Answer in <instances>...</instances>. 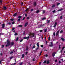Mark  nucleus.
Wrapping results in <instances>:
<instances>
[{
    "instance_id": "f257e3e1",
    "label": "nucleus",
    "mask_w": 65,
    "mask_h": 65,
    "mask_svg": "<svg viewBox=\"0 0 65 65\" xmlns=\"http://www.w3.org/2000/svg\"><path fill=\"white\" fill-rule=\"evenodd\" d=\"M7 44L6 45V47H7L8 46H10H10L11 47L12 45H14V42H10V41H9V40H7Z\"/></svg>"
},
{
    "instance_id": "f03ea898",
    "label": "nucleus",
    "mask_w": 65,
    "mask_h": 65,
    "mask_svg": "<svg viewBox=\"0 0 65 65\" xmlns=\"http://www.w3.org/2000/svg\"><path fill=\"white\" fill-rule=\"evenodd\" d=\"M35 35V34L33 33H31L30 35H29L28 36H29V37H34V36Z\"/></svg>"
},
{
    "instance_id": "7ed1b4c3",
    "label": "nucleus",
    "mask_w": 65,
    "mask_h": 65,
    "mask_svg": "<svg viewBox=\"0 0 65 65\" xmlns=\"http://www.w3.org/2000/svg\"><path fill=\"white\" fill-rule=\"evenodd\" d=\"M29 36H28L27 37H24L23 39H27V40H28V39H29Z\"/></svg>"
},
{
    "instance_id": "20e7f679",
    "label": "nucleus",
    "mask_w": 65,
    "mask_h": 65,
    "mask_svg": "<svg viewBox=\"0 0 65 65\" xmlns=\"http://www.w3.org/2000/svg\"><path fill=\"white\" fill-rule=\"evenodd\" d=\"M33 5L34 6H36V5H37V3L36 2H34L33 3Z\"/></svg>"
},
{
    "instance_id": "39448f33",
    "label": "nucleus",
    "mask_w": 65,
    "mask_h": 65,
    "mask_svg": "<svg viewBox=\"0 0 65 65\" xmlns=\"http://www.w3.org/2000/svg\"><path fill=\"white\" fill-rule=\"evenodd\" d=\"M5 24H2V27L3 28H4L5 27Z\"/></svg>"
},
{
    "instance_id": "423d86ee",
    "label": "nucleus",
    "mask_w": 65,
    "mask_h": 65,
    "mask_svg": "<svg viewBox=\"0 0 65 65\" xmlns=\"http://www.w3.org/2000/svg\"><path fill=\"white\" fill-rule=\"evenodd\" d=\"M28 22H26L25 23L24 25V27H26L27 26V25H28Z\"/></svg>"
},
{
    "instance_id": "0eeeda50",
    "label": "nucleus",
    "mask_w": 65,
    "mask_h": 65,
    "mask_svg": "<svg viewBox=\"0 0 65 65\" xmlns=\"http://www.w3.org/2000/svg\"><path fill=\"white\" fill-rule=\"evenodd\" d=\"M57 22H55L54 24V26H53V27H55L57 26Z\"/></svg>"
},
{
    "instance_id": "6e6552de",
    "label": "nucleus",
    "mask_w": 65,
    "mask_h": 65,
    "mask_svg": "<svg viewBox=\"0 0 65 65\" xmlns=\"http://www.w3.org/2000/svg\"><path fill=\"white\" fill-rule=\"evenodd\" d=\"M55 55H56V53H55L54 52L52 54V56H53V57H55Z\"/></svg>"
},
{
    "instance_id": "1a4fd4ad",
    "label": "nucleus",
    "mask_w": 65,
    "mask_h": 65,
    "mask_svg": "<svg viewBox=\"0 0 65 65\" xmlns=\"http://www.w3.org/2000/svg\"><path fill=\"white\" fill-rule=\"evenodd\" d=\"M3 9H4V10H6L7 8H6V7L4 6L3 7Z\"/></svg>"
},
{
    "instance_id": "9d476101",
    "label": "nucleus",
    "mask_w": 65,
    "mask_h": 65,
    "mask_svg": "<svg viewBox=\"0 0 65 65\" xmlns=\"http://www.w3.org/2000/svg\"><path fill=\"white\" fill-rule=\"evenodd\" d=\"M17 13H16L13 15V17H16V16H17Z\"/></svg>"
},
{
    "instance_id": "9b49d317",
    "label": "nucleus",
    "mask_w": 65,
    "mask_h": 65,
    "mask_svg": "<svg viewBox=\"0 0 65 65\" xmlns=\"http://www.w3.org/2000/svg\"><path fill=\"white\" fill-rule=\"evenodd\" d=\"M61 40H62L63 41H65V39H64V38H61Z\"/></svg>"
},
{
    "instance_id": "f8f14e48",
    "label": "nucleus",
    "mask_w": 65,
    "mask_h": 65,
    "mask_svg": "<svg viewBox=\"0 0 65 65\" xmlns=\"http://www.w3.org/2000/svg\"><path fill=\"white\" fill-rule=\"evenodd\" d=\"M39 12H40L39 10H37L36 12V13H39Z\"/></svg>"
},
{
    "instance_id": "ddd939ff",
    "label": "nucleus",
    "mask_w": 65,
    "mask_h": 65,
    "mask_svg": "<svg viewBox=\"0 0 65 65\" xmlns=\"http://www.w3.org/2000/svg\"><path fill=\"white\" fill-rule=\"evenodd\" d=\"M63 10V9H60L59 10H58V11H61V10Z\"/></svg>"
},
{
    "instance_id": "4468645a",
    "label": "nucleus",
    "mask_w": 65,
    "mask_h": 65,
    "mask_svg": "<svg viewBox=\"0 0 65 65\" xmlns=\"http://www.w3.org/2000/svg\"><path fill=\"white\" fill-rule=\"evenodd\" d=\"M24 57H25V54H23L22 55V58H24Z\"/></svg>"
},
{
    "instance_id": "2eb2a0df",
    "label": "nucleus",
    "mask_w": 65,
    "mask_h": 65,
    "mask_svg": "<svg viewBox=\"0 0 65 65\" xmlns=\"http://www.w3.org/2000/svg\"><path fill=\"white\" fill-rule=\"evenodd\" d=\"M37 45L38 46V48L39 47V43H37Z\"/></svg>"
},
{
    "instance_id": "dca6fc26",
    "label": "nucleus",
    "mask_w": 65,
    "mask_h": 65,
    "mask_svg": "<svg viewBox=\"0 0 65 65\" xmlns=\"http://www.w3.org/2000/svg\"><path fill=\"white\" fill-rule=\"evenodd\" d=\"M13 51H14V50L13 51H12L10 53V54L11 55V54H13Z\"/></svg>"
},
{
    "instance_id": "f3484780",
    "label": "nucleus",
    "mask_w": 65,
    "mask_h": 65,
    "mask_svg": "<svg viewBox=\"0 0 65 65\" xmlns=\"http://www.w3.org/2000/svg\"><path fill=\"white\" fill-rule=\"evenodd\" d=\"M42 51H41L39 55V57H40V56H41V53H42Z\"/></svg>"
},
{
    "instance_id": "a211bd4d",
    "label": "nucleus",
    "mask_w": 65,
    "mask_h": 65,
    "mask_svg": "<svg viewBox=\"0 0 65 65\" xmlns=\"http://www.w3.org/2000/svg\"><path fill=\"white\" fill-rule=\"evenodd\" d=\"M46 63L47 64H48L50 63V61L49 60H47Z\"/></svg>"
},
{
    "instance_id": "6ab92c4d",
    "label": "nucleus",
    "mask_w": 65,
    "mask_h": 65,
    "mask_svg": "<svg viewBox=\"0 0 65 65\" xmlns=\"http://www.w3.org/2000/svg\"><path fill=\"white\" fill-rule=\"evenodd\" d=\"M18 27H22L23 25H19Z\"/></svg>"
},
{
    "instance_id": "aec40b11",
    "label": "nucleus",
    "mask_w": 65,
    "mask_h": 65,
    "mask_svg": "<svg viewBox=\"0 0 65 65\" xmlns=\"http://www.w3.org/2000/svg\"><path fill=\"white\" fill-rule=\"evenodd\" d=\"M2 2H3L2 0H1V1L0 0V3H1V4H2Z\"/></svg>"
},
{
    "instance_id": "412c9836",
    "label": "nucleus",
    "mask_w": 65,
    "mask_h": 65,
    "mask_svg": "<svg viewBox=\"0 0 65 65\" xmlns=\"http://www.w3.org/2000/svg\"><path fill=\"white\" fill-rule=\"evenodd\" d=\"M35 47V45H34L31 48L32 49H33V48H34Z\"/></svg>"
},
{
    "instance_id": "4be33fe9",
    "label": "nucleus",
    "mask_w": 65,
    "mask_h": 65,
    "mask_svg": "<svg viewBox=\"0 0 65 65\" xmlns=\"http://www.w3.org/2000/svg\"><path fill=\"white\" fill-rule=\"evenodd\" d=\"M47 31V28H46L44 30V32H46Z\"/></svg>"
},
{
    "instance_id": "5701e85b",
    "label": "nucleus",
    "mask_w": 65,
    "mask_h": 65,
    "mask_svg": "<svg viewBox=\"0 0 65 65\" xmlns=\"http://www.w3.org/2000/svg\"><path fill=\"white\" fill-rule=\"evenodd\" d=\"M39 28H41V27H42V24H41V25H39Z\"/></svg>"
},
{
    "instance_id": "b1692460",
    "label": "nucleus",
    "mask_w": 65,
    "mask_h": 65,
    "mask_svg": "<svg viewBox=\"0 0 65 65\" xmlns=\"http://www.w3.org/2000/svg\"><path fill=\"white\" fill-rule=\"evenodd\" d=\"M23 64V62H21L20 63H19V65H22Z\"/></svg>"
},
{
    "instance_id": "393cba45",
    "label": "nucleus",
    "mask_w": 65,
    "mask_h": 65,
    "mask_svg": "<svg viewBox=\"0 0 65 65\" xmlns=\"http://www.w3.org/2000/svg\"><path fill=\"white\" fill-rule=\"evenodd\" d=\"M50 20H47V23H50Z\"/></svg>"
},
{
    "instance_id": "a878e982",
    "label": "nucleus",
    "mask_w": 65,
    "mask_h": 65,
    "mask_svg": "<svg viewBox=\"0 0 65 65\" xmlns=\"http://www.w3.org/2000/svg\"><path fill=\"white\" fill-rule=\"evenodd\" d=\"M50 46H51V47H52V46H53V44H50L49 45Z\"/></svg>"
},
{
    "instance_id": "bb28decb",
    "label": "nucleus",
    "mask_w": 65,
    "mask_h": 65,
    "mask_svg": "<svg viewBox=\"0 0 65 65\" xmlns=\"http://www.w3.org/2000/svg\"><path fill=\"white\" fill-rule=\"evenodd\" d=\"M18 39H19V37H18L17 38H16L15 41H17L18 40Z\"/></svg>"
},
{
    "instance_id": "cd10ccee",
    "label": "nucleus",
    "mask_w": 65,
    "mask_h": 65,
    "mask_svg": "<svg viewBox=\"0 0 65 65\" xmlns=\"http://www.w3.org/2000/svg\"><path fill=\"white\" fill-rule=\"evenodd\" d=\"M46 60H45L43 62V63L44 64H45L46 63Z\"/></svg>"
},
{
    "instance_id": "c85d7f7f",
    "label": "nucleus",
    "mask_w": 65,
    "mask_h": 65,
    "mask_svg": "<svg viewBox=\"0 0 65 65\" xmlns=\"http://www.w3.org/2000/svg\"><path fill=\"white\" fill-rule=\"evenodd\" d=\"M22 18V17L21 16H19L18 17V18Z\"/></svg>"
},
{
    "instance_id": "c756f323",
    "label": "nucleus",
    "mask_w": 65,
    "mask_h": 65,
    "mask_svg": "<svg viewBox=\"0 0 65 65\" xmlns=\"http://www.w3.org/2000/svg\"><path fill=\"white\" fill-rule=\"evenodd\" d=\"M21 21V19L20 18H19L18 19V21L19 22Z\"/></svg>"
},
{
    "instance_id": "7c9ffc66",
    "label": "nucleus",
    "mask_w": 65,
    "mask_h": 65,
    "mask_svg": "<svg viewBox=\"0 0 65 65\" xmlns=\"http://www.w3.org/2000/svg\"><path fill=\"white\" fill-rule=\"evenodd\" d=\"M28 48H29L28 46V45H27L26 47V49H28Z\"/></svg>"
},
{
    "instance_id": "2f4dec72",
    "label": "nucleus",
    "mask_w": 65,
    "mask_h": 65,
    "mask_svg": "<svg viewBox=\"0 0 65 65\" xmlns=\"http://www.w3.org/2000/svg\"><path fill=\"white\" fill-rule=\"evenodd\" d=\"M13 58V56L10 57V59H12V58Z\"/></svg>"
},
{
    "instance_id": "473e14b6",
    "label": "nucleus",
    "mask_w": 65,
    "mask_h": 65,
    "mask_svg": "<svg viewBox=\"0 0 65 65\" xmlns=\"http://www.w3.org/2000/svg\"><path fill=\"white\" fill-rule=\"evenodd\" d=\"M4 47V45H2V48H3V47Z\"/></svg>"
},
{
    "instance_id": "72a5a7b5",
    "label": "nucleus",
    "mask_w": 65,
    "mask_h": 65,
    "mask_svg": "<svg viewBox=\"0 0 65 65\" xmlns=\"http://www.w3.org/2000/svg\"><path fill=\"white\" fill-rule=\"evenodd\" d=\"M52 7L53 8H54V7H55V5H53L52 6Z\"/></svg>"
},
{
    "instance_id": "f704fd0d",
    "label": "nucleus",
    "mask_w": 65,
    "mask_h": 65,
    "mask_svg": "<svg viewBox=\"0 0 65 65\" xmlns=\"http://www.w3.org/2000/svg\"><path fill=\"white\" fill-rule=\"evenodd\" d=\"M46 19V18H43L42 19V20H45Z\"/></svg>"
},
{
    "instance_id": "c9c22d12",
    "label": "nucleus",
    "mask_w": 65,
    "mask_h": 65,
    "mask_svg": "<svg viewBox=\"0 0 65 65\" xmlns=\"http://www.w3.org/2000/svg\"><path fill=\"white\" fill-rule=\"evenodd\" d=\"M14 29H15V28H12V31H13V30H14Z\"/></svg>"
},
{
    "instance_id": "e433bc0d",
    "label": "nucleus",
    "mask_w": 65,
    "mask_h": 65,
    "mask_svg": "<svg viewBox=\"0 0 65 65\" xmlns=\"http://www.w3.org/2000/svg\"><path fill=\"white\" fill-rule=\"evenodd\" d=\"M53 12V13H55L56 12V10H54L52 11Z\"/></svg>"
},
{
    "instance_id": "4c0bfd02",
    "label": "nucleus",
    "mask_w": 65,
    "mask_h": 65,
    "mask_svg": "<svg viewBox=\"0 0 65 65\" xmlns=\"http://www.w3.org/2000/svg\"><path fill=\"white\" fill-rule=\"evenodd\" d=\"M29 9L27 8V9H26L25 10L26 11H28V9Z\"/></svg>"
},
{
    "instance_id": "58836bf2",
    "label": "nucleus",
    "mask_w": 65,
    "mask_h": 65,
    "mask_svg": "<svg viewBox=\"0 0 65 65\" xmlns=\"http://www.w3.org/2000/svg\"><path fill=\"white\" fill-rule=\"evenodd\" d=\"M10 21H14V19H10Z\"/></svg>"
},
{
    "instance_id": "ea45409f",
    "label": "nucleus",
    "mask_w": 65,
    "mask_h": 65,
    "mask_svg": "<svg viewBox=\"0 0 65 65\" xmlns=\"http://www.w3.org/2000/svg\"><path fill=\"white\" fill-rule=\"evenodd\" d=\"M45 10H43V13H45Z\"/></svg>"
},
{
    "instance_id": "a19ab883",
    "label": "nucleus",
    "mask_w": 65,
    "mask_h": 65,
    "mask_svg": "<svg viewBox=\"0 0 65 65\" xmlns=\"http://www.w3.org/2000/svg\"><path fill=\"white\" fill-rule=\"evenodd\" d=\"M53 35L54 36H55L56 35V34H55V32H54L53 33Z\"/></svg>"
},
{
    "instance_id": "79ce46f5",
    "label": "nucleus",
    "mask_w": 65,
    "mask_h": 65,
    "mask_svg": "<svg viewBox=\"0 0 65 65\" xmlns=\"http://www.w3.org/2000/svg\"><path fill=\"white\" fill-rule=\"evenodd\" d=\"M18 35V34L17 33H15L14 34V35H15V36H16V35Z\"/></svg>"
},
{
    "instance_id": "37998d69",
    "label": "nucleus",
    "mask_w": 65,
    "mask_h": 65,
    "mask_svg": "<svg viewBox=\"0 0 65 65\" xmlns=\"http://www.w3.org/2000/svg\"><path fill=\"white\" fill-rule=\"evenodd\" d=\"M8 24H9V25H11V23H10V22H9L8 23Z\"/></svg>"
},
{
    "instance_id": "c03bdc74",
    "label": "nucleus",
    "mask_w": 65,
    "mask_h": 65,
    "mask_svg": "<svg viewBox=\"0 0 65 65\" xmlns=\"http://www.w3.org/2000/svg\"><path fill=\"white\" fill-rule=\"evenodd\" d=\"M41 47H43V45H41Z\"/></svg>"
},
{
    "instance_id": "a18cd8bd",
    "label": "nucleus",
    "mask_w": 65,
    "mask_h": 65,
    "mask_svg": "<svg viewBox=\"0 0 65 65\" xmlns=\"http://www.w3.org/2000/svg\"><path fill=\"white\" fill-rule=\"evenodd\" d=\"M23 40H24V39H21V40H20V42H22V41H23Z\"/></svg>"
},
{
    "instance_id": "49530a36",
    "label": "nucleus",
    "mask_w": 65,
    "mask_h": 65,
    "mask_svg": "<svg viewBox=\"0 0 65 65\" xmlns=\"http://www.w3.org/2000/svg\"><path fill=\"white\" fill-rule=\"evenodd\" d=\"M26 34V32H25V31H24L23 32V35H25Z\"/></svg>"
},
{
    "instance_id": "de8ad7c7",
    "label": "nucleus",
    "mask_w": 65,
    "mask_h": 65,
    "mask_svg": "<svg viewBox=\"0 0 65 65\" xmlns=\"http://www.w3.org/2000/svg\"><path fill=\"white\" fill-rule=\"evenodd\" d=\"M60 19H61V20H62V16H60Z\"/></svg>"
},
{
    "instance_id": "09e8293b",
    "label": "nucleus",
    "mask_w": 65,
    "mask_h": 65,
    "mask_svg": "<svg viewBox=\"0 0 65 65\" xmlns=\"http://www.w3.org/2000/svg\"><path fill=\"white\" fill-rule=\"evenodd\" d=\"M43 31V30H40V32H42Z\"/></svg>"
},
{
    "instance_id": "8fccbe9b",
    "label": "nucleus",
    "mask_w": 65,
    "mask_h": 65,
    "mask_svg": "<svg viewBox=\"0 0 65 65\" xmlns=\"http://www.w3.org/2000/svg\"><path fill=\"white\" fill-rule=\"evenodd\" d=\"M60 31V30H58V31H57V32H56L57 33H59V32Z\"/></svg>"
},
{
    "instance_id": "3c124183",
    "label": "nucleus",
    "mask_w": 65,
    "mask_h": 65,
    "mask_svg": "<svg viewBox=\"0 0 65 65\" xmlns=\"http://www.w3.org/2000/svg\"><path fill=\"white\" fill-rule=\"evenodd\" d=\"M33 61H35V58H34L32 59Z\"/></svg>"
},
{
    "instance_id": "603ef678",
    "label": "nucleus",
    "mask_w": 65,
    "mask_h": 65,
    "mask_svg": "<svg viewBox=\"0 0 65 65\" xmlns=\"http://www.w3.org/2000/svg\"><path fill=\"white\" fill-rule=\"evenodd\" d=\"M33 10H33V9H31L30 10L31 11H33Z\"/></svg>"
},
{
    "instance_id": "864d4df0",
    "label": "nucleus",
    "mask_w": 65,
    "mask_h": 65,
    "mask_svg": "<svg viewBox=\"0 0 65 65\" xmlns=\"http://www.w3.org/2000/svg\"><path fill=\"white\" fill-rule=\"evenodd\" d=\"M25 19V17H24L23 19H22V20H24Z\"/></svg>"
},
{
    "instance_id": "5fc2aeb1",
    "label": "nucleus",
    "mask_w": 65,
    "mask_h": 65,
    "mask_svg": "<svg viewBox=\"0 0 65 65\" xmlns=\"http://www.w3.org/2000/svg\"><path fill=\"white\" fill-rule=\"evenodd\" d=\"M63 30H61V31H60V33H62V32H63Z\"/></svg>"
},
{
    "instance_id": "6e6d98bb",
    "label": "nucleus",
    "mask_w": 65,
    "mask_h": 65,
    "mask_svg": "<svg viewBox=\"0 0 65 65\" xmlns=\"http://www.w3.org/2000/svg\"><path fill=\"white\" fill-rule=\"evenodd\" d=\"M45 25L44 24H43L42 25V27H44V26Z\"/></svg>"
},
{
    "instance_id": "4d7b16f0",
    "label": "nucleus",
    "mask_w": 65,
    "mask_h": 65,
    "mask_svg": "<svg viewBox=\"0 0 65 65\" xmlns=\"http://www.w3.org/2000/svg\"><path fill=\"white\" fill-rule=\"evenodd\" d=\"M60 3H58L57 4V6H58L59 5H60Z\"/></svg>"
},
{
    "instance_id": "13d9d810",
    "label": "nucleus",
    "mask_w": 65,
    "mask_h": 65,
    "mask_svg": "<svg viewBox=\"0 0 65 65\" xmlns=\"http://www.w3.org/2000/svg\"><path fill=\"white\" fill-rule=\"evenodd\" d=\"M62 50H61L60 53H62V50H63V49H62Z\"/></svg>"
},
{
    "instance_id": "bf43d9fd",
    "label": "nucleus",
    "mask_w": 65,
    "mask_h": 65,
    "mask_svg": "<svg viewBox=\"0 0 65 65\" xmlns=\"http://www.w3.org/2000/svg\"><path fill=\"white\" fill-rule=\"evenodd\" d=\"M25 17H27V13L25 14Z\"/></svg>"
},
{
    "instance_id": "052dcab7",
    "label": "nucleus",
    "mask_w": 65,
    "mask_h": 65,
    "mask_svg": "<svg viewBox=\"0 0 65 65\" xmlns=\"http://www.w3.org/2000/svg\"><path fill=\"white\" fill-rule=\"evenodd\" d=\"M12 24H14V22L13 21L12 23Z\"/></svg>"
},
{
    "instance_id": "680f3d73",
    "label": "nucleus",
    "mask_w": 65,
    "mask_h": 65,
    "mask_svg": "<svg viewBox=\"0 0 65 65\" xmlns=\"http://www.w3.org/2000/svg\"><path fill=\"white\" fill-rule=\"evenodd\" d=\"M59 48H61V45H59Z\"/></svg>"
},
{
    "instance_id": "e2e57ef3",
    "label": "nucleus",
    "mask_w": 65,
    "mask_h": 65,
    "mask_svg": "<svg viewBox=\"0 0 65 65\" xmlns=\"http://www.w3.org/2000/svg\"><path fill=\"white\" fill-rule=\"evenodd\" d=\"M50 39H51V38L50 37H49V38H48V40H50Z\"/></svg>"
},
{
    "instance_id": "0e129e2a",
    "label": "nucleus",
    "mask_w": 65,
    "mask_h": 65,
    "mask_svg": "<svg viewBox=\"0 0 65 65\" xmlns=\"http://www.w3.org/2000/svg\"><path fill=\"white\" fill-rule=\"evenodd\" d=\"M27 19L28 20H29V19H30V18H29V17H27Z\"/></svg>"
},
{
    "instance_id": "69168bd1",
    "label": "nucleus",
    "mask_w": 65,
    "mask_h": 65,
    "mask_svg": "<svg viewBox=\"0 0 65 65\" xmlns=\"http://www.w3.org/2000/svg\"><path fill=\"white\" fill-rule=\"evenodd\" d=\"M23 3L22 2L21 3V5H23Z\"/></svg>"
},
{
    "instance_id": "338daca9",
    "label": "nucleus",
    "mask_w": 65,
    "mask_h": 65,
    "mask_svg": "<svg viewBox=\"0 0 65 65\" xmlns=\"http://www.w3.org/2000/svg\"><path fill=\"white\" fill-rule=\"evenodd\" d=\"M2 61V60H1L0 61V63L1 64V62Z\"/></svg>"
},
{
    "instance_id": "774afa93",
    "label": "nucleus",
    "mask_w": 65,
    "mask_h": 65,
    "mask_svg": "<svg viewBox=\"0 0 65 65\" xmlns=\"http://www.w3.org/2000/svg\"><path fill=\"white\" fill-rule=\"evenodd\" d=\"M65 48V47H62V49H64V48Z\"/></svg>"
}]
</instances>
